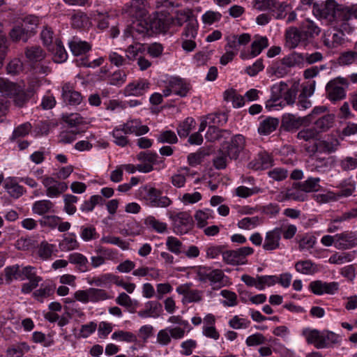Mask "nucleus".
Returning <instances> with one entry per match:
<instances>
[{
    "label": "nucleus",
    "mask_w": 357,
    "mask_h": 357,
    "mask_svg": "<svg viewBox=\"0 0 357 357\" xmlns=\"http://www.w3.org/2000/svg\"><path fill=\"white\" fill-rule=\"evenodd\" d=\"M169 20L162 13H153L152 15H144L140 19L134 23L132 29L142 34L151 35L165 32L168 29Z\"/></svg>",
    "instance_id": "1"
},
{
    "label": "nucleus",
    "mask_w": 357,
    "mask_h": 357,
    "mask_svg": "<svg viewBox=\"0 0 357 357\" xmlns=\"http://www.w3.org/2000/svg\"><path fill=\"white\" fill-rule=\"evenodd\" d=\"M353 27L347 22H339L335 27L326 30L321 37L324 46L328 49H333L339 47L344 43V33H350Z\"/></svg>",
    "instance_id": "2"
},
{
    "label": "nucleus",
    "mask_w": 357,
    "mask_h": 357,
    "mask_svg": "<svg viewBox=\"0 0 357 357\" xmlns=\"http://www.w3.org/2000/svg\"><path fill=\"white\" fill-rule=\"evenodd\" d=\"M342 5L336 3L334 0H327L324 3L313 4V15L318 19H326L330 22H341Z\"/></svg>",
    "instance_id": "3"
},
{
    "label": "nucleus",
    "mask_w": 357,
    "mask_h": 357,
    "mask_svg": "<svg viewBox=\"0 0 357 357\" xmlns=\"http://www.w3.org/2000/svg\"><path fill=\"white\" fill-rule=\"evenodd\" d=\"M349 81L345 78L337 77L328 82L326 86V96L332 102L344 99Z\"/></svg>",
    "instance_id": "4"
},
{
    "label": "nucleus",
    "mask_w": 357,
    "mask_h": 357,
    "mask_svg": "<svg viewBox=\"0 0 357 357\" xmlns=\"http://www.w3.org/2000/svg\"><path fill=\"white\" fill-rule=\"evenodd\" d=\"M169 218L172 222V230L178 235L185 234L193 228L192 218L187 212L172 213Z\"/></svg>",
    "instance_id": "5"
},
{
    "label": "nucleus",
    "mask_w": 357,
    "mask_h": 357,
    "mask_svg": "<svg viewBox=\"0 0 357 357\" xmlns=\"http://www.w3.org/2000/svg\"><path fill=\"white\" fill-rule=\"evenodd\" d=\"M144 198L153 207H167L172 201L166 196H162V192L155 188L144 186L141 190Z\"/></svg>",
    "instance_id": "6"
},
{
    "label": "nucleus",
    "mask_w": 357,
    "mask_h": 357,
    "mask_svg": "<svg viewBox=\"0 0 357 357\" xmlns=\"http://www.w3.org/2000/svg\"><path fill=\"white\" fill-rule=\"evenodd\" d=\"M199 280L206 282L209 281L211 285H217L218 288L223 286L225 274L220 269H211L207 267H199L197 271Z\"/></svg>",
    "instance_id": "7"
},
{
    "label": "nucleus",
    "mask_w": 357,
    "mask_h": 357,
    "mask_svg": "<svg viewBox=\"0 0 357 357\" xmlns=\"http://www.w3.org/2000/svg\"><path fill=\"white\" fill-rule=\"evenodd\" d=\"M309 289L316 295L335 294L339 289V283L314 280L310 283Z\"/></svg>",
    "instance_id": "8"
},
{
    "label": "nucleus",
    "mask_w": 357,
    "mask_h": 357,
    "mask_svg": "<svg viewBox=\"0 0 357 357\" xmlns=\"http://www.w3.org/2000/svg\"><path fill=\"white\" fill-rule=\"evenodd\" d=\"M42 183L46 188V195L49 197H58L68 189V185L65 182L57 181L50 176H45Z\"/></svg>",
    "instance_id": "9"
},
{
    "label": "nucleus",
    "mask_w": 357,
    "mask_h": 357,
    "mask_svg": "<svg viewBox=\"0 0 357 357\" xmlns=\"http://www.w3.org/2000/svg\"><path fill=\"white\" fill-rule=\"evenodd\" d=\"M245 146V138L241 135L234 136L229 144L222 146L224 151L230 159L236 160Z\"/></svg>",
    "instance_id": "10"
},
{
    "label": "nucleus",
    "mask_w": 357,
    "mask_h": 357,
    "mask_svg": "<svg viewBox=\"0 0 357 357\" xmlns=\"http://www.w3.org/2000/svg\"><path fill=\"white\" fill-rule=\"evenodd\" d=\"M282 229L281 227H276L266 234L265 239L262 247L266 251H272L277 250L280 245V239Z\"/></svg>",
    "instance_id": "11"
},
{
    "label": "nucleus",
    "mask_w": 357,
    "mask_h": 357,
    "mask_svg": "<svg viewBox=\"0 0 357 357\" xmlns=\"http://www.w3.org/2000/svg\"><path fill=\"white\" fill-rule=\"evenodd\" d=\"M114 129L121 130L124 135L135 133L137 136L144 135L149 130L147 126H142L141 122L137 119L128 121Z\"/></svg>",
    "instance_id": "12"
},
{
    "label": "nucleus",
    "mask_w": 357,
    "mask_h": 357,
    "mask_svg": "<svg viewBox=\"0 0 357 357\" xmlns=\"http://www.w3.org/2000/svg\"><path fill=\"white\" fill-rule=\"evenodd\" d=\"M150 86V83L146 79H139L130 82L123 89L126 96H142Z\"/></svg>",
    "instance_id": "13"
},
{
    "label": "nucleus",
    "mask_w": 357,
    "mask_h": 357,
    "mask_svg": "<svg viewBox=\"0 0 357 357\" xmlns=\"http://www.w3.org/2000/svg\"><path fill=\"white\" fill-rule=\"evenodd\" d=\"M61 96L65 102L72 105H79L83 98L82 94L75 91L70 83H65L62 86Z\"/></svg>",
    "instance_id": "14"
},
{
    "label": "nucleus",
    "mask_w": 357,
    "mask_h": 357,
    "mask_svg": "<svg viewBox=\"0 0 357 357\" xmlns=\"http://www.w3.org/2000/svg\"><path fill=\"white\" fill-rule=\"evenodd\" d=\"M300 29L305 43L319 36L321 31L319 26L308 19L302 23Z\"/></svg>",
    "instance_id": "15"
},
{
    "label": "nucleus",
    "mask_w": 357,
    "mask_h": 357,
    "mask_svg": "<svg viewBox=\"0 0 357 357\" xmlns=\"http://www.w3.org/2000/svg\"><path fill=\"white\" fill-rule=\"evenodd\" d=\"M285 37L287 45L290 49L296 47L300 43H305L300 28L289 27L286 31Z\"/></svg>",
    "instance_id": "16"
},
{
    "label": "nucleus",
    "mask_w": 357,
    "mask_h": 357,
    "mask_svg": "<svg viewBox=\"0 0 357 357\" xmlns=\"http://www.w3.org/2000/svg\"><path fill=\"white\" fill-rule=\"evenodd\" d=\"M356 245H357V238L352 233H342L336 235V248L346 250Z\"/></svg>",
    "instance_id": "17"
},
{
    "label": "nucleus",
    "mask_w": 357,
    "mask_h": 357,
    "mask_svg": "<svg viewBox=\"0 0 357 357\" xmlns=\"http://www.w3.org/2000/svg\"><path fill=\"white\" fill-rule=\"evenodd\" d=\"M272 165V159L267 153H259L257 158L249 162L248 167L255 170L267 169Z\"/></svg>",
    "instance_id": "18"
},
{
    "label": "nucleus",
    "mask_w": 357,
    "mask_h": 357,
    "mask_svg": "<svg viewBox=\"0 0 357 357\" xmlns=\"http://www.w3.org/2000/svg\"><path fill=\"white\" fill-rule=\"evenodd\" d=\"M169 86L173 89V93L181 97H185L190 90V86L183 79L173 77L169 80Z\"/></svg>",
    "instance_id": "19"
},
{
    "label": "nucleus",
    "mask_w": 357,
    "mask_h": 357,
    "mask_svg": "<svg viewBox=\"0 0 357 357\" xmlns=\"http://www.w3.org/2000/svg\"><path fill=\"white\" fill-rule=\"evenodd\" d=\"M278 125L279 120L277 118L267 117L260 122L258 132L260 135H269L276 130Z\"/></svg>",
    "instance_id": "20"
},
{
    "label": "nucleus",
    "mask_w": 357,
    "mask_h": 357,
    "mask_svg": "<svg viewBox=\"0 0 357 357\" xmlns=\"http://www.w3.org/2000/svg\"><path fill=\"white\" fill-rule=\"evenodd\" d=\"M303 123V121L293 114H286L282 116V128L286 131H294Z\"/></svg>",
    "instance_id": "21"
},
{
    "label": "nucleus",
    "mask_w": 357,
    "mask_h": 357,
    "mask_svg": "<svg viewBox=\"0 0 357 357\" xmlns=\"http://www.w3.org/2000/svg\"><path fill=\"white\" fill-rule=\"evenodd\" d=\"M9 35L13 41H22L24 43L27 42L29 38L32 36L20 23L13 27L10 31Z\"/></svg>",
    "instance_id": "22"
},
{
    "label": "nucleus",
    "mask_w": 357,
    "mask_h": 357,
    "mask_svg": "<svg viewBox=\"0 0 357 357\" xmlns=\"http://www.w3.org/2000/svg\"><path fill=\"white\" fill-rule=\"evenodd\" d=\"M69 47L72 53L75 56L85 54L91 48L89 43L85 41H82L77 38H73V39L69 42Z\"/></svg>",
    "instance_id": "23"
},
{
    "label": "nucleus",
    "mask_w": 357,
    "mask_h": 357,
    "mask_svg": "<svg viewBox=\"0 0 357 357\" xmlns=\"http://www.w3.org/2000/svg\"><path fill=\"white\" fill-rule=\"evenodd\" d=\"M54 204L48 199L37 201L33 204L32 211L35 214L43 215L54 212Z\"/></svg>",
    "instance_id": "24"
},
{
    "label": "nucleus",
    "mask_w": 357,
    "mask_h": 357,
    "mask_svg": "<svg viewBox=\"0 0 357 357\" xmlns=\"http://www.w3.org/2000/svg\"><path fill=\"white\" fill-rule=\"evenodd\" d=\"M296 271L304 275H313L318 271L317 265L310 260L298 261L295 264Z\"/></svg>",
    "instance_id": "25"
},
{
    "label": "nucleus",
    "mask_w": 357,
    "mask_h": 357,
    "mask_svg": "<svg viewBox=\"0 0 357 357\" xmlns=\"http://www.w3.org/2000/svg\"><path fill=\"white\" fill-rule=\"evenodd\" d=\"M319 178L310 177L304 182L294 183L295 187H299L301 191L305 192H317L319 189Z\"/></svg>",
    "instance_id": "26"
},
{
    "label": "nucleus",
    "mask_w": 357,
    "mask_h": 357,
    "mask_svg": "<svg viewBox=\"0 0 357 357\" xmlns=\"http://www.w3.org/2000/svg\"><path fill=\"white\" fill-rule=\"evenodd\" d=\"M5 277L8 284H10L13 280H24L22 273V267L18 264L6 267L5 268Z\"/></svg>",
    "instance_id": "27"
},
{
    "label": "nucleus",
    "mask_w": 357,
    "mask_h": 357,
    "mask_svg": "<svg viewBox=\"0 0 357 357\" xmlns=\"http://www.w3.org/2000/svg\"><path fill=\"white\" fill-rule=\"evenodd\" d=\"M282 59L283 64L288 67L289 70L296 66H303V56L302 53L293 52Z\"/></svg>",
    "instance_id": "28"
},
{
    "label": "nucleus",
    "mask_w": 357,
    "mask_h": 357,
    "mask_svg": "<svg viewBox=\"0 0 357 357\" xmlns=\"http://www.w3.org/2000/svg\"><path fill=\"white\" fill-rule=\"evenodd\" d=\"M230 135V132L227 130H220L217 127L208 126L205 138L207 141L215 142L220 139L221 137L227 138Z\"/></svg>",
    "instance_id": "29"
},
{
    "label": "nucleus",
    "mask_w": 357,
    "mask_h": 357,
    "mask_svg": "<svg viewBox=\"0 0 357 357\" xmlns=\"http://www.w3.org/2000/svg\"><path fill=\"white\" fill-rule=\"evenodd\" d=\"M25 56L30 61H40L45 57L43 50L38 45L27 47L24 52Z\"/></svg>",
    "instance_id": "30"
},
{
    "label": "nucleus",
    "mask_w": 357,
    "mask_h": 357,
    "mask_svg": "<svg viewBox=\"0 0 357 357\" xmlns=\"http://www.w3.org/2000/svg\"><path fill=\"white\" fill-rule=\"evenodd\" d=\"M54 55V61L56 63H62L68 58L67 52L62 45L61 41L56 40L55 44L50 48Z\"/></svg>",
    "instance_id": "31"
},
{
    "label": "nucleus",
    "mask_w": 357,
    "mask_h": 357,
    "mask_svg": "<svg viewBox=\"0 0 357 357\" xmlns=\"http://www.w3.org/2000/svg\"><path fill=\"white\" fill-rule=\"evenodd\" d=\"M20 85L11 82L9 80L0 77V93L3 95L12 97L13 94H15L19 91Z\"/></svg>",
    "instance_id": "32"
},
{
    "label": "nucleus",
    "mask_w": 357,
    "mask_h": 357,
    "mask_svg": "<svg viewBox=\"0 0 357 357\" xmlns=\"http://www.w3.org/2000/svg\"><path fill=\"white\" fill-rule=\"evenodd\" d=\"M268 46V40L266 36H257L251 45L250 56L255 57L259 55L261 51Z\"/></svg>",
    "instance_id": "33"
},
{
    "label": "nucleus",
    "mask_w": 357,
    "mask_h": 357,
    "mask_svg": "<svg viewBox=\"0 0 357 357\" xmlns=\"http://www.w3.org/2000/svg\"><path fill=\"white\" fill-rule=\"evenodd\" d=\"M334 123V115L326 114L319 118L315 122V129L320 132H325L331 128Z\"/></svg>",
    "instance_id": "34"
},
{
    "label": "nucleus",
    "mask_w": 357,
    "mask_h": 357,
    "mask_svg": "<svg viewBox=\"0 0 357 357\" xmlns=\"http://www.w3.org/2000/svg\"><path fill=\"white\" fill-rule=\"evenodd\" d=\"M340 145L339 140L336 138H331L319 142L317 149L323 153H331L335 152Z\"/></svg>",
    "instance_id": "35"
},
{
    "label": "nucleus",
    "mask_w": 357,
    "mask_h": 357,
    "mask_svg": "<svg viewBox=\"0 0 357 357\" xmlns=\"http://www.w3.org/2000/svg\"><path fill=\"white\" fill-rule=\"evenodd\" d=\"M68 261L71 264H77L79 270L82 272H86L89 270L88 259L81 253L75 252L68 256Z\"/></svg>",
    "instance_id": "36"
},
{
    "label": "nucleus",
    "mask_w": 357,
    "mask_h": 357,
    "mask_svg": "<svg viewBox=\"0 0 357 357\" xmlns=\"http://www.w3.org/2000/svg\"><path fill=\"white\" fill-rule=\"evenodd\" d=\"M308 343L314 344L317 349H322L326 347L324 342V334H321L317 330L310 331L306 336Z\"/></svg>",
    "instance_id": "37"
},
{
    "label": "nucleus",
    "mask_w": 357,
    "mask_h": 357,
    "mask_svg": "<svg viewBox=\"0 0 357 357\" xmlns=\"http://www.w3.org/2000/svg\"><path fill=\"white\" fill-rule=\"evenodd\" d=\"M29 349V346L25 342L15 344L7 349V357H22Z\"/></svg>",
    "instance_id": "38"
},
{
    "label": "nucleus",
    "mask_w": 357,
    "mask_h": 357,
    "mask_svg": "<svg viewBox=\"0 0 357 357\" xmlns=\"http://www.w3.org/2000/svg\"><path fill=\"white\" fill-rule=\"evenodd\" d=\"M193 13L191 10L187 9L178 11L176 17L173 20V23L179 26H183L185 23L186 24L195 17Z\"/></svg>",
    "instance_id": "39"
},
{
    "label": "nucleus",
    "mask_w": 357,
    "mask_h": 357,
    "mask_svg": "<svg viewBox=\"0 0 357 357\" xmlns=\"http://www.w3.org/2000/svg\"><path fill=\"white\" fill-rule=\"evenodd\" d=\"M145 50L144 45L141 43H135L128 47L126 50V59L135 60L137 59L138 57L143 54Z\"/></svg>",
    "instance_id": "40"
},
{
    "label": "nucleus",
    "mask_w": 357,
    "mask_h": 357,
    "mask_svg": "<svg viewBox=\"0 0 357 357\" xmlns=\"http://www.w3.org/2000/svg\"><path fill=\"white\" fill-rule=\"evenodd\" d=\"M24 68V63L19 58L13 59L6 66L7 73L11 75H20Z\"/></svg>",
    "instance_id": "41"
},
{
    "label": "nucleus",
    "mask_w": 357,
    "mask_h": 357,
    "mask_svg": "<svg viewBox=\"0 0 357 357\" xmlns=\"http://www.w3.org/2000/svg\"><path fill=\"white\" fill-rule=\"evenodd\" d=\"M38 23L39 20L36 16L29 15L25 17L20 24H21L26 31L33 36L35 33V30L38 27Z\"/></svg>",
    "instance_id": "42"
},
{
    "label": "nucleus",
    "mask_w": 357,
    "mask_h": 357,
    "mask_svg": "<svg viewBox=\"0 0 357 357\" xmlns=\"http://www.w3.org/2000/svg\"><path fill=\"white\" fill-rule=\"evenodd\" d=\"M262 223L258 216L244 218L238 222V227L243 229H252Z\"/></svg>",
    "instance_id": "43"
},
{
    "label": "nucleus",
    "mask_w": 357,
    "mask_h": 357,
    "mask_svg": "<svg viewBox=\"0 0 357 357\" xmlns=\"http://www.w3.org/2000/svg\"><path fill=\"white\" fill-rule=\"evenodd\" d=\"M89 302L98 303L110 298L108 293L102 289L89 288Z\"/></svg>",
    "instance_id": "44"
},
{
    "label": "nucleus",
    "mask_w": 357,
    "mask_h": 357,
    "mask_svg": "<svg viewBox=\"0 0 357 357\" xmlns=\"http://www.w3.org/2000/svg\"><path fill=\"white\" fill-rule=\"evenodd\" d=\"M287 86V84L284 82H280L274 84L271 87V96L270 100L273 102H276L278 100L282 98Z\"/></svg>",
    "instance_id": "45"
},
{
    "label": "nucleus",
    "mask_w": 357,
    "mask_h": 357,
    "mask_svg": "<svg viewBox=\"0 0 357 357\" xmlns=\"http://www.w3.org/2000/svg\"><path fill=\"white\" fill-rule=\"evenodd\" d=\"M59 246L61 251L68 252L77 249L79 247V243L76 240L74 235H70L65 237L59 243Z\"/></svg>",
    "instance_id": "46"
},
{
    "label": "nucleus",
    "mask_w": 357,
    "mask_h": 357,
    "mask_svg": "<svg viewBox=\"0 0 357 357\" xmlns=\"http://www.w3.org/2000/svg\"><path fill=\"white\" fill-rule=\"evenodd\" d=\"M208 126L217 127L223 126L227 121V116L225 113L211 114L206 116Z\"/></svg>",
    "instance_id": "47"
},
{
    "label": "nucleus",
    "mask_w": 357,
    "mask_h": 357,
    "mask_svg": "<svg viewBox=\"0 0 357 357\" xmlns=\"http://www.w3.org/2000/svg\"><path fill=\"white\" fill-rule=\"evenodd\" d=\"M63 201L64 211L68 215L74 214L77 211L75 204L77 203L78 201L77 197L73 195L67 194L63 196Z\"/></svg>",
    "instance_id": "48"
},
{
    "label": "nucleus",
    "mask_w": 357,
    "mask_h": 357,
    "mask_svg": "<svg viewBox=\"0 0 357 357\" xmlns=\"http://www.w3.org/2000/svg\"><path fill=\"white\" fill-rule=\"evenodd\" d=\"M195 120L192 118H187L177 128L178 135L181 137H186L195 126Z\"/></svg>",
    "instance_id": "49"
},
{
    "label": "nucleus",
    "mask_w": 357,
    "mask_h": 357,
    "mask_svg": "<svg viewBox=\"0 0 357 357\" xmlns=\"http://www.w3.org/2000/svg\"><path fill=\"white\" fill-rule=\"evenodd\" d=\"M12 97L13 98L15 105L19 107H22L31 98L20 86H19V91L13 94Z\"/></svg>",
    "instance_id": "50"
},
{
    "label": "nucleus",
    "mask_w": 357,
    "mask_h": 357,
    "mask_svg": "<svg viewBox=\"0 0 357 357\" xmlns=\"http://www.w3.org/2000/svg\"><path fill=\"white\" fill-rule=\"evenodd\" d=\"M304 192H305L300 190L299 187H295L294 183L292 188L287 190L285 193V199L303 202L305 200L306 197Z\"/></svg>",
    "instance_id": "51"
},
{
    "label": "nucleus",
    "mask_w": 357,
    "mask_h": 357,
    "mask_svg": "<svg viewBox=\"0 0 357 357\" xmlns=\"http://www.w3.org/2000/svg\"><path fill=\"white\" fill-rule=\"evenodd\" d=\"M100 243L116 245L122 250H128L129 248L128 243L114 236H103L100 239Z\"/></svg>",
    "instance_id": "52"
},
{
    "label": "nucleus",
    "mask_w": 357,
    "mask_h": 357,
    "mask_svg": "<svg viewBox=\"0 0 357 357\" xmlns=\"http://www.w3.org/2000/svg\"><path fill=\"white\" fill-rule=\"evenodd\" d=\"M54 248V245L50 244L47 241L41 242L38 249L39 257L44 260L49 259L53 253Z\"/></svg>",
    "instance_id": "53"
},
{
    "label": "nucleus",
    "mask_w": 357,
    "mask_h": 357,
    "mask_svg": "<svg viewBox=\"0 0 357 357\" xmlns=\"http://www.w3.org/2000/svg\"><path fill=\"white\" fill-rule=\"evenodd\" d=\"M146 224L158 233H164L167 230V225L165 222H160L153 216L146 219Z\"/></svg>",
    "instance_id": "54"
},
{
    "label": "nucleus",
    "mask_w": 357,
    "mask_h": 357,
    "mask_svg": "<svg viewBox=\"0 0 357 357\" xmlns=\"http://www.w3.org/2000/svg\"><path fill=\"white\" fill-rule=\"evenodd\" d=\"M113 340H119L120 341H124L127 342H135L137 341V337L132 333L124 331H115L112 335Z\"/></svg>",
    "instance_id": "55"
},
{
    "label": "nucleus",
    "mask_w": 357,
    "mask_h": 357,
    "mask_svg": "<svg viewBox=\"0 0 357 357\" xmlns=\"http://www.w3.org/2000/svg\"><path fill=\"white\" fill-rule=\"evenodd\" d=\"M262 192V189L259 187L249 188L245 186H239L236 189V195L243 198H247L252 195L261 193Z\"/></svg>",
    "instance_id": "56"
},
{
    "label": "nucleus",
    "mask_w": 357,
    "mask_h": 357,
    "mask_svg": "<svg viewBox=\"0 0 357 357\" xmlns=\"http://www.w3.org/2000/svg\"><path fill=\"white\" fill-rule=\"evenodd\" d=\"M298 90V85L294 84L290 88H287L283 94L284 100L287 105H292L294 103L297 92Z\"/></svg>",
    "instance_id": "57"
},
{
    "label": "nucleus",
    "mask_w": 357,
    "mask_h": 357,
    "mask_svg": "<svg viewBox=\"0 0 357 357\" xmlns=\"http://www.w3.org/2000/svg\"><path fill=\"white\" fill-rule=\"evenodd\" d=\"M319 133L315 128H308L300 130L297 134V137L299 139L304 141H310L311 139H315L318 137Z\"/></svg>",
    "instance_id": "58"
},
{
    "label": "nucleus",
    "mask_w": 357,
    "mask_h": 357,
    "mask_svg": "<svg viewBox=\"0 0 357 357\" xmlns=\"http://www.w3.org/2000/svg\"><path fill=\"white\" fill-rule=\"evenodd\" d=\"M32 128L30 123L26 122L17 126L13 132L11 139H15L18 137H23L27 135Z\"/></svg>",
    "instance_id": "59"
},
{
    "label": "nucleus",
    "mask_w": 357,
    "mask_h": 357,
    "mask_svg": "<svg viewBox=\"0 0 357 357\" xmlns=\"http://www.w3.org/2000/svg\"><path fill=\"white\" fill-rule=\"evenodd\" d=\"M5 188L10 196L18 198L23 194V188L13 181H7Z\"/></svg>",
    "instance_id": "60"
},
{
    "label": "nucleus",
    "mask_w": 357,
    "mask_h": 357,
    "mask_svg": "<svg viewBox=\"0 0 357 357\" xmlns=\"http://www.w3.org/2000/svg\"><path fill=\"white\" fill-rule=\"evenodd\" d=\"M352 17L357 19V5H353L350 7L342 6L341 22L348 23V21Z\"/></svg>",
    "instance_id": "61"
},
{
    "label": "nucleus",
    "mask_w": 357,
    "mask_h": 357,
    "mask_svg": "<svg viewBox=\"0 0 357 357\" xmlns=\"http://www.w3.org/2000/svg\"><path fill=\"white\" fill-rule=\"evenodd\" d=\"M182 243L178 238L174 236H169L167 238L166 245L169 251L179 255L181 253Z\"/></svg>",
    "instance_id": "62"
},
{
    "label": "nucleus",
    "mask_w": 357,
    "mask_h": 357,
    "mask_svg": "<svg viewBox=\"0 0 357 357\" xmlns=\"http://www.w3.org/2000/svg\"><path fill=\"white\" fill-rule=\"evenodd\" d=\"M208 155L204 150L199 149L195 153H190L188 156V162L190 166L195 167L199 165L204 157Z\"/></svg>",
    "instance_id": "63"
},
{
    "label": "nucleus",
    "mask_w": 357,
    "mask_h": 357,
    "mask_svg": "<svg viewBox=\"0 0 357 357\" xmlns=\"http://www.w3.org/2000/svg\"><path fill=\"white\" fill-rule=\"evenodd\" d=\"M357 61V51H348L341 54L339 61L343 65H349Z\"/></svg>",
    "instance_id": "64"
}]
</instances>
